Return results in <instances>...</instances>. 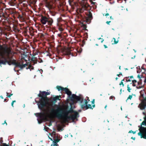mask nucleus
Listing matches in <instances>:
<instances>
[{
	"label": "nucleus",
	"instance_id": "nucleus-28",
	"mask_svg": "<svg viewBox=\"0 0 146 146\" xmlns=\"http://www.w3.org/2000/svg\"><path fill=\"white\" fill-rule=\"evenodd\" d=\"M9 93H8L7 92L6 93L7 96V97L9 98H10L11 96L13 95V94H12L11 93L10 94H8Z\"/></svg>",
	"mask_w": 146,
	"mask_h": 146
},
{
	"label": "nucleus",
	"instance_id": "nucleus-17",
	"mask_svg": "<svg viewBox=\"0 0 146 146\" xmlns=\"http://www.w3.org/2000/svg\"><path fill=\"white\" fill-rule=\"evenodd\" d=\"M46 6L50 10L53 8V7L52 5L48 2H46Z\"/></svg>",
	"mask_w": 146,
	"mask_h": 146
},
{
	"label": "nucleus",
	"instance_id": "nucleus-61",
	"mask_svg": "<svg viewBox=\"0 0 146 146\" xmlns=\"http://www.w3.org/2000/svg\"><path fill=\"white\" fill-rule=\"evenodd\" d=\"M102 40H101V42L102 43L104 41V39H102Z\"/></svg>",
	"mask_w": 146,
	"mask_h": 146
},
{
	"label": "nucleus",
	"instance_id": "nucleus-43",
	"mask_svg": "<svg viewBox=\"0 0 146 146\" xmlns=\"http://www.w3.org/2000/svg\"><path fill=\"white\" fill-rule=\"evenodd\" d=\"M129 133H133L134 134L136 133V131L133 132V131H132L131 130V131H129Z\"/></svg>",
	"mask_w": 146,
	"mask_h": 146
},
{
	"label": "nucleus",
	"instance_id": "nucleus-50",
	"mask_svg": "<svg viewBox=\"0 0 146 146\" xmlns=\"http://www.w3.org/2000/svg\"><path fill=\"white\" fill-rule=\"evenodd\" d=\"M141 68L142 69H144V71L145 72H146V70L145 69H144L143 68V66H142L141 67Z\"/></svg>",
	"mask_w": 146,
	"mask_h": 146
},
{
	"label": "nucleus",
	"instance_id": "nucleus-63",
	"mask_svg": "<svg viewBox=\"0 0 146 146\" xmlns=\"http://www.w3.org/2000/svg\"><path fill=\"white\" fill-rule=\"evenodd\" d=\"M13 103H14V102H16V101L15 100H13L12 101V102Z\"/></svg>",
	"mask_w": 146,
	"mask_h": 146
},
{
	"label": "nucleus",
	"instance_id": "nucleus-55",
	"mask_svg": "<svg viewBox=\"0 0 146 146\" xmlns=\"http://www.w3.org/2000/svg\"><path fill=\"white\" fill-rule=\"evenodd\" d=\"M87 98H88V99L87 100V101L88 102L90 101V100L89 99V98L88 97H87Z\"/></svg>",
	"mask_w": 146,
	"mask_h": 146
},
{
	"label": "nucleus",
	"instance_id": "nucleus-57",
	"mask_svg": "<svg viewBox=\"0 0 146 146\" xmlns=\"http://www.w3.org/2000/svg\"><path fill=\"white\" fill-rule=\"evenodd\" d=\"M130 89H130V87H128V92H130Z\"/></svg>",
	"mask_w": 146,
	"mask_h": 146
},
{
	"label": "nucleus",
	"instance_id": "nucleus-10",
	"mask_svg": "<svg viewBox=\"0 0 146 146\" xmlns=\"http://www.w3.org/2000/svg\"><path fill=\"white\" fill-rule=\"evenodd\" d=\"M85 103L81 105V108L83 110H87L89 108L92 109L91 105L90 104L88 105V102L86 99L84 100Z\"/></svg>",
	"mask_w": 146,
	"mask_h": 146
},
{
	"label": "nucleus",
	"instance_id": "nucleus-34",
	"mask_svg": "<svg viewBox=\"0 0 146 146\" xmlns=\"http://www.w3.org/2000/svg\"><path fill=\"white\" fill-rule=\"evenodd\" d=\"M143 87L142 85H138L136 86V88L137 89H140Z\"/></svg>",
	"mask_w": 146,
	"mask_h": 146
},
{
	"label": "nucleus",
	"instance_id": "nucleus-2",
	"mask_svg": "<svg viewBox=\"0 0 146 146\" xmlns=\"http://www.w3.org/2000/svg\"><path fill=\"white\" fill-rule=\"evenodd\" d=\"M81 6V7L77 9V11L82 13L84 11H87L85 12V14L87 16L86 17V21L87 23H90L91 20L93 19L92 14L90 11L91 9V7L87 3L82 4Z\"/></svg>",
	"mask_w": 146,
	"mask_h": 146
},
{
	"label": "nucleus",
	"instance_id": "nucleus-16",
	"mask_svg": "<svg viewBox=\"0 0 146 146\" xmlns=\"http://www.w3.org/2000/svg\"><path fill=\"white\" fill-rule=\"evenodd\" d=\"M26 58H28V57L27 55L23 54V55H22L21 56V60L20 61H22L23 62V63L24 62L23 60H25L26 62H27V60L26 59Z\"/></svg>",
	"mask_w": 146,
	"mask_h": 146
},
{
	"label": "nucleus",
	"instance_id": "nucleus-54",
	"mask_svg": "<svg viewBox=\"0 0 146 146\" xmlns=\"http://www.w3.org/2000/svg\"><path fill=\"white\" fill-rule=\"evenodd\" d=\"M144 82L145 83H146V78H145V80H144Z\"/></svg>",
	"mask_w": 146,
	"mask_h": 146
},
{
	"label": "nucleus",
	"instance_id": "nucleus-37",
	"mask_svg": "<svg viewBox=\"0 0 146 146\" xmlns=\"http://www.w3.org/2000/svg\"><path fill=\"white\" fill-rule=\"evenodd\" d=\"M83 27H84V29L86 30V31H88V30L86 29V28H87V26H86V25H83Z\"/></svg>",
	"mask_w": 146,
	"mask_h": 146
},
{
	"label": "nucleus",
	"instance_id": "nucleus-30",
	"mask_svg": "<svg viewBox=\"0 0 146 146\" xmlns=\"http://www.w3.org/2000/svg\"><path fill=\"white\" fill-rule=\"evenodd\" d=\"M138 85H142V81L141 79L140 80V81L137 82Z\"/></svg>",
	"mask_w": 146,
	"mask_h": 146
},
{
	"label": "nucleus",
	"instance_id": "nucleus-52",
	"mask_svg": "<svg viewBox=\"0 0 146 146\" xmlns=\"http://www.w3.org/2000/svg\"><path fill=\"white\" fill-rule=\"evenodd\" d=\"M104 46L105 48H107V46L106 45H104Z\"/></svg>",
	"mask_w": 146,
	"mask_h": 146
},
{
	"label": "nucleus",
	"instance_id": "nucleus-51",
	"mask_svg": "<svg viewBox=\"0 0 146 146\" xmlns=\"http://www.w3.org/2000/svg\"><path fill=\"white\" fill-rule=\"evenodd\" d=\"M27 29H25L24 31V32L25 33H26L27 32Z\"/></svg>",
	"mask_w": 146,
	"mask_h": 146
},
{
	"label": "nucleus",
	"instance_id": "nucleus-47",
	"mask_svg": "<svg viewBox=\"0 0 146 146\" xmlns=\"http://www.w3.org/2000/svg\"><path fill=\"white\" fill-rule=\"evenodd\" d=\"M3 146H9L7 145L5 143H3Z\"/></svg>",
	"mask_w": 146,
	"mask_h": 146
},
{
	"label": "nucleus",
	"instance_id": "nucleus-9",
	"mask_svg": "<svg viewBox=\"0 0 146 146\" xmlns=\"http://www.w3.org/2000/svg\"><path fill=\"white\" fill-rule=\"evenodd\" d=\"M58 114L59 116H61L62 114L67 115L69 113H73L75 112V111L73 110L71 105L70 109L68 110H66L63 112H61V111L60 110H58Z\"/></svg>",
	"mask_w": 146,
	"mask_h": 146
},
{
	"label": "nucleus",
	"instance_id": "nucleus-56",
	"mask_svg": "<svg viewBox=\"0 0 146 146\" xmlns=\"http://www.w3.org/2000/svg\"><path fill=\"white\" fill-rule=\"evenodd\" d=\"M16 67H15H15H14V70L15 71V72H16V70H15V68H16Z\"/></svg>",
	"mask_w": 146,
	"mask_h": 146
},
{
	"label": "nucleus",
	"instance_id": "nucleus-41",
	"mask_svg": "<svg viewBox=\"0 0 146 146\" xmlns=\"http://www.w3.org/2000/svg\"><path fill=\"white\" fill-rule=\"evenodd\" d=\"M82 43L83 44V46L85 44V41L84 40L82 41Z\"/></svg>",
	"mask_w": 146,
	"mask_h": 146
},
{
	"label": "nucleus",
	"instance_id": "nucleus-7",
	"mask_svg": "<svg viewBox=\"0 0 146 146\" xmlns=\"http://www.w3.org/2000/svg\"><path fill=\"white\" fill-rule=\"evenodd\" d=\"M40 22L43 25H45L46 23L48 25H52L53 21L52 19L50 17H47L45 16H42L40 18Z\"/></svg>",
	"mask_w": 146,
	"mask_h": 146
},
{
	"label": "nucleus",
	"instance_id": "nucleus-39",
	"mask_svg": "<svg viewBox=\"0 0 146 146\" xmlns=\"http://www.w3.org/2000/svg\"><path fill=\"white\" fill-rule=\"evenodd\" d=\"M124 80L123 79V80H121V82L119 84V85H121V84H122L123 85V86H124V84H123V82H122V81H123Z\"/></svg>",
	"mask_w": 146,
	"mask_h": 146
},
{
	"label": "nucleus",
	"instance_id": "nucleus-44",
	"mask_svg": "<svg viewBox=\"0 0 146 146\" xmlns=\"http://www.w3.org/2000/svg\"><path fill=\"white\" fill-rule=\"evenodd\" d=\"M120 75H122V74L121 72H120L119 74H117V76L119 77H120Z\"/></svg>",
	"mask_w": 146,
	"mask_h": 146
},
{
	"label": "nucleus",
	"instance_id": "nucleus-64",
	"mask_svg": "<svg viewBox=\"0 0 146 146\" xmlns=\"http://www.w3.org/2000/svg\"><path fill=\"white\" fill-rule=\"evenodd\" d=\"M58 35L59 37H60L61 36V35L60 34H58Z\"/></svg>",
	"mask_w": 146,
	"mask_h": 146
},
{
	"label": "nucleus",
	"instance_id": "nucleus-29",
	"mask_svg": "<svg viewBox=\"0 0 146 146\" xmlns=\"http://www.w3.org/2000/svg\"><path fill=\"white\" fill-rule=\"evenodd\" d=\"M30 2L31 4H35L36 1V0H30Z\"/></svg>",
	"mask_w": 146,
	"mask_h": 146
},
{
	"label": "nucleus",
	"instance_id": "nucleus-3",
	"mask_svg": "<svg viewBox=\"0 0 146 146\" xmlns=\"http://www.w3.org/2000/svg\"><path fill=\"white\" fill-rule=\"evenodd\" d=\"M50 94V92L40 91V93L38 95V96L40 98H39L38 105V108L40 110H42L44 107L46 106L47 102L49 100L47 96L49 95Z\"/></svg>",
	"mask_w": 146,
	"mask_h": 146
},
{
	"label": "nucleus",
	"instance_id": "nucleus-38",
	"mask_svg": "<svg viewBox=\"0 0 146 146\" xmlns=\"http://www.w3.org/2000/svg\"><path fill=\"white\" fill-rule=\"evenodd\" d=\"M130 78L131 79V80H130V79H128V82H130L131 81V80L132 79H133V76H130Z\"/></svg>",
	"mask_w": 146,
	"mask_h": 146
},
{
	"label": "nucleus",
	"instance_id": "nucleus-35",
	"mask_svg": "<svg viewBox=\"0 0 146 146\" xmlns=\"http://www.w3.org/2000/svg\"><path fill=\"white\" fill-rule=\"evenodd\" d=\"M115 99V97H114L113 96H111L110 97V100H114V99Z\"/></svg>",
	"mask_w": 146,
	"mask_h": 146
},
{
	"label": "nucleus",
	"instance_id": "nucleus-13",
	"mask_svg": "<svg viewBox=\"0 0 146 146\" xmlns=\"http://www.w3.org/2000/svg\"><path fill=\"white\" fill-rule=\"evenodd\" d=\"M31 60L32 62V64H30L29 65L28 67H27L26 68V69H30L31 71L34 69V68L33 66V65H34L37 63V61H35L33 58H32Z\"/></svg>",
	"mask_w": 146,
	"mask_h": 146
},
{
	"label": "nucleus",
	"instance_id": "nucleus-25",
	"mask_svg": "<svg viewBox=\"0 0 146 146\" xmlns=\"http://www.w3.org/2000/svg\"><path fill=\"white\" fill-rule=\"evenodd\" d=\"M29 31L30 33V35L32 36H33V31L32 27H31L29 28Z\"/></svg>",
	"mask_w": 146,
	"mask_h": 146
},
{
	"label": "nucleus",
	"instance_id": "nucleus-40",
	"mask_svg": "<svg viewBox=\"0 0 146 146\" xmlns=\"http://www.w3.org/2000/svg\"><path fill=\"white\" fill-rule=\"evenodd\" d=\"M55 135V132L53 131L52 133V136H54Z\"/></svg>",
	"mask_w": 146,
	"mask_h": 146
},
{
	"label": "nucleus",
	"instance_id": "nucleus-6",
	"mask_svg": "<svg viewBox=\"0 0 146 146\" xmlns=\"http://www.w3.org/2000/svg\"><path fill=\"white\" fill-rule=\"evenodd\" d=\"M75 119H70L73 122ZM70 119H59V121L56 123L57 129L59 131L62 130V128L64 126V124L68 122Z\"/></svg>",
	"mask_w": 146,
	"mask_h": 146
},
{
	"label": "nucleus",
	"instance_id": "nucleus-5",
	"mask_svg": "<svg viewBox=\"0 0 146 146\" xmlns=\"http://www.w3.org/2000/svg\"><path fill=\"white\" fill-rule=\"evenodd\" d=\"M7 45L3 46L0 44V57L4 60H0V64H6L7 63L6 57L5 54V51H6Z\"/></svg>",
	"mask_w": 146,
	"mask_h": 146
},
{
	"label": "nucleus",
	"instance_id": "nucleus-20",
	"mask_svg": "<svg viewBox=\"0 0 146 146\" xmlns=\"http://www.w3.org/2000/svg\"><path fill=\"white\" fill-rule=\"evenodd\" d=\"M60 140V139H58V138L55 139L54 141H53V142L54 143L53 144L55 145L56 146H58L57 143Z\"/></svg>",
	"mask_w": 146,
	"mask_h": 146
},
{
	"label": "nucleus",
	"instance_id": "nucleus-36",
	"mask_svg": "<svg viewBox=\"0 0 146 146\" xmlns=\"http://www.w3.org/2000/svg\"><path fill=\"white\" fill-rule=\"evenodd\" d=\"M58 29L60 31H62L64 30L61 27H59Z\"/></svg>",
	"mask_w": 146,
	"mask_h": 146
},
{
	"label": "nucleus",
	"instance_id": "nucleus-14",
	"mask_svg": "<svg viewBox=\"0 0 146 146\" xmlns=\"http://www.w3.org/2000/svg\"><path fill=\"white\" fill-rule=\"evenodd\" d=\"M12 28V30L16 33H20L21 32L20 30L19 29L17 26L15 25H13Z\"/></svg>",
	"mask_w": 146,
	"mask_h": 146
},
{
	"label": "nucleus",
	"instance_id": "nucleus-32",
	"mask_svg": "<svg viewBox=\"0 0 146 146\" xmlns=\"http://www.w3.org/2000/svg\"><path fill=\"white\" fill-rule=\"evenodd\" d=\"M46 119H38V123H41L44 120H46Z\"/></svg>",
	"mask_w": 146,
	"mask_h": 146
},
{
	"label": "nucleus",
	"instance_id": "nucleus-60",
	"mask_svg": "<svg viewBox=\"0 0 146 146\" xmlns=\"http://www.w3.org/2000/svg\"><path fill=\"white\" fill-rule=\"evenodd\" d=\"M95 104H94L93 105H92V107H93V108H94L95 107Z\"/></svg>",
	"mask_w": 146,
	"mask_h": 146
},
{
	"label": "nucleus",
	"instance_id": "nucleus-23",
	"mask_svg": "<svg viewBox=\"0 0 146 146\" xmlns=\"http://www.w3.org/2000/svg\"><path fill=\"white\" fill-rule=\"evenodd\" d=\"M136 95L135 94H132L131 95H129L128 96V99L131 100V98H133L134 99Z\"/></svg>",
	"mask_w": 146,
	"mask_h": 146
},
{
	"label": "nucleus",
	"instance_id": "nucleus-19",
	"mask_svg": "<svg viewBox=\"0 0 146 146\" xmlns=\"http://www.w3.org/2000/svg\"><path fill=\"white\" fill-rule=\"evenodd\" d=\"M18 17L22 21L24 20L25 17H24V14L23 13L22 14V15H19Z\"/></svg>",
	"mask_w": 146,
	"mask_h": 146
},
{
	"label": "nucleus",
	"instance_id": "nucleus-22",
	"mask_svg": "<svg viewBox=\"0 0 146 146\" xmlns=\"http://www.w3.org/2000/svg\"><path fill=\"white\" fill-rule=\"evenodd\" d=\"M50 12L51 15L52 16H55L56 13V12L53 11V10H50Z\"/></svg>",
	"mask_w": 146,
	"mask_h": 146
},
{
	"label": "nucleus",
	"instance_id": "nucleus-15",
	"mask_svg": "<svg viewBox=\"0 0 146 146\" xmlns=\"http://www.w3.org/2000/svg\"><path fill=\"white\" fill-rule=\"evenodd\" d=\"M57 100H60V99L58 98V96H55V97L52 98H50V100L53 104H55Z\"/></svg>",
	"mask_w": 146,
	"mask_h": 146
},
{
	"label": "nucleus",
	"instance_id": "nucleus-12",
	"mask_svg": "<svg viewBox=\"0 0 146 146\" xmlns=\"http://www.w3.org/2000/svg\"><path fill=\"white\" fill-rule=\"evenodd\" d=\"M73 113L70 115V117L67 118H58V119H77L79 116V113L77 111H75Z\"/></svg>",
	"mask_w": 146,
	"mask_h": 146
},
{
	"label": "nucleus",
	"instance_id": "nucleus-62",
	"mask_svg": "<svg viewBox=\"0 0 146 146\" xmlns=\"http://www.w3.org/2000/svg\"><path fill=\"white\" fill-rule=\"evenodd\" d=\"M51 146H56V145H55L53 144H52L51 145Z\"/></svg>",
	"mask_w": 146,
	"mask_h": 146
},
{
	"label": "nucleus",
	"instance_id": "nucleus-45",
	"mask_svg": "<svg viewBox=\"0 0 146 146\" xmlns=\"http://www.w3.org/2000/svg\"><path fill=\"white\" fill-rule=\"evenodd\" d=\"M111 22V21H106V23L108 24V25H110V23Z\"/></svg>",
	"mask_w": 146,
	"mask_h": 146
},
{
	"label": "nucleus",
	"instance_id": "nucleus-31",
	"mask_svg": "<svg viewBox=\"0 0 146 146\" xmlns=\"http://www.w3.org/2000/svg\"><path fill=\"white\" fill-rule=\"evenodd\" d=\"M91 4L96 6L95 8H96V5H97V3L95 2H93L92 1H91Z\"/></svg>",
	"mask_w": 146,
	"mask_h": 146
},
{
	"label": "nucleus",
	"instance_id": "nucleus-49",
	"mask_svg": "<svg viewBox=\"0 0 146 146\" xmlns=\"http://www.w3.org/2000/svg\"><path fill=\"white\" fill-rule=\"evenodd\" d=\"M109 15L108 13H106L105 15V16H109Z\"/></svg>",
	"mask_w": 146,
	"mask_h": 146
},
{
	"label": "nucleus",
	"instance_id": "nucleus-46",
	"mask_svg": "<svg viewBox=\"0 0 146 146\" xmlns=\"http://www.w3.org/2000/svg\"><path fill=\"white\" fill-rule=\"evenodd\" d=\"M71 54V52L70 51H68V52H67V54L68 55H70V54Z\"/></svg>",
	"mask_w": 146,
	"mask_h": 146
},
{
	"label": "nucleus",
	"instance_id": "nucleus-26",
	"mask_svg": "<svg viewBox=\"0 0 146 146\" xmlns=\"http://www.w3.org/2000/svg\"><path fill=\"white\" fill-rule=\"evenodd\" d=\"M15 1H10L9 2V4L10 5L13 6H14L15 4Z\"/></svg>",
	"mask_w": 146,
	"mask_h": 146
},
{
	"label": "nucleus",
	"instance_id": "nucleus-24",
	"mask_svg": "<svg viewBox=\"0 0 146 146\" xmlns=\"http://www.w3.org/2000/svg\"><path fill=\"white\" fill-rule=\"evenodd\" d=\"M132 82V85L133 86H135L136 85L135 84V83H137V81L135 80H131Z\"/></svg>",
	"mask_w": 146,
	"mask_h": 146
},
{
	"label": "nucleus",
	"instance_id": "nucleus-53",
	"mask_svg": "<svg viewBox=\"0 0 146 146\" xmlns=\"http://www.w3.org/2000/svg\"><path fill=\"white\" fill-rule=\"evenodd\" d=\"M13 104L14 103L13 102L11 103V106L13 107Z\"/></svg>",
	"mask_w": 146,
	"mask_h": 146
},
{
	"label": "nucleus",
	"instance_id": "nucleus-27",
	"mask_svg": "<svg viewBox=\"0 0 146 146\" xmlns=\"http://www.w3.org/2000/svg\"><path fill=\"white\" fill-rule=\"evenodd\" d=\"M145 92L144 90H141L140 92V96L141 97L144 98L143 96H144V94Z\"/></svg>",
	"mask_w": 146,
	"mask_h": 146
},
{
	"label": "nucleus",
	"instance_id": "nucleus-48",
	"mask_svg": "<svg viewBox=\"0 0 146 146\" xmlns=\"http://www.w3.org/2000/svg\"><path fill=\"white\" fill-rule=\"evenodd\" d=\"M92 104H94L95 103V99H93L92 101Z\"/></svg>",
	"mask_w": 146,
	"mask_h": 146
},
{
	"label": "nucleus",
	"instance_id": "nucleus-58",
	"mask_svg": "<svg viewBox=\"0 0 146 146\" xmlns=\"http://www.w3.org/2000/svg\"><path fill=\"white\" fill-rule=\"evenodd\" d=\"M58 96V98H61V96L60 95H59V96Z\"/></svg>",
	"mask_w": 146,
	"mask_h": 146
},
{
	"label": "nucleus",
	"instance_id": "nucleus-59",
	"mask_svg": "<svg viewBox=\"0 0 146 146\" xmlns=\"http://www.w3.org/2000/svg\"><path fill=\"white\" fill-rule=\"evenodd\" d=\"M0 97L1 98H2V99H3V96H0Z\"/></svg>",
	"mask_w": 146,
	"mask_h": 146
},
{
	"label": "nucleus",
	"instance_id": "nucleus-18",
	"mask_svg": "<svg viewBox=\"0 0 146 146\" xmlns=\"http://www.w3.org/2000/svg\"><path fill=\"white\" fill-rule=\"evenodd\" d=\"M56 88L58 91H64L65 89V88H63L60 86H57Z\"/></svg>",
	"mask_w": 146,
	"mask_h": 146
},
{
	"label": "nucleus",
	"instance_id": "nucleus-21",
	"mask_svg": "<svg viewBox=\"0 0 146 146\" xmlns=\"http://www.w3.org/2000/svg\"><path fill=\"white\" fill-rule=\"evenodd\" d=\"M68 2L72 7H73V6L75 4L73 2V0H68Z\"/></svg>",
	"mask_w": 146,
	"mask_h": 146
},
{
	"label": "nucleus",
	"instance_id": "nucleus-11",
	"mask_svg": "<svg viewBox=\"0 0 146 146\" xmlns=\"http://www.w3.org/2000/svg\"><path fill=\"white\" fill-rule=\"evenodd\" d=\"M34 115L38 118V119H48L45 117L46 114L44 112L35 113Z\"/></svg>",
	"mask_w": 146,
	"mask_h": 146
},
{
	"label": "nucleus",
	"instance_id": "nucleus-1",
	"mask_svg": "<svg viewBox=\"0 0 146 146\" xmlns=\"http://www.w3.org/2000/svg\"><path fill=\"white\" fill-rule=\"evenodd\" d=\"M5 52L6 57L7 63L9 65L13 64L15 66V67H19L21 69H22L27 65L26 64H23L22 61L19 62H17L15 60L13 59L14 53L10 47L7 46L6 51H5Z\"/></svg>",
	"mask_w": 146,
	"mask_h": 146
},
{
	"label": "nucleus",
	"instance_id": "nucleus-42",
	"mask_svg": "<svg viewBox=\"0 0 146 146\" xmlns=\"http://www.w3.org/2000/svg\"><path fill=\"white\" fill-rule=\"evenodd\" d=\"M142 76H141V75H139V74H138L137 75V77L140 79H141V78Z\"/></svg>",
	"mask_w": 146,
	"mask_h": 146
},
{
	"label": "nucleus",
	"instance_id": "nucleus-4",
	"mask_svg": "<svg viewBox=\"0 0 146 146\" xmlns=\"http://www.w3.org/2000/svg\"><path fill=\"white\" fill-rule=\"evenodd\" d=\"M65 93L68 95L70 100H75L76 101H80V103H82L83 100V98L82 96H78L76 94H73L71 96L72 94L71 92L69 90L68 88H65L64 90Z\"/></svg>",
	"mask_w": 146,
	"mask_h": 146
},
{
	"label": "nucleus",
	"instance_id": "nucleus-8",
	"mask_svg": "<svg viewBox=\"0 0 146 146\" xmlns=\"http://www.w3.org/2000/svg\"><path fill=\"white\" fill-rule=\"evenodd\" d=\"M138 108L141 110L145 109L146 108V98L142 100L141 103L138 105ZM142 114L144 116L143 119H146V111L145 110L144 111L142 112Z\"/></svg>",
	"mask_w": 146,
	"mask_h": 146
},
{
	"label": "nucleus",
	"instance_id": "nucleus-33",
	"mask_svg": "<svg viewBox=\"0 0 146 146\" xmlns=\"http://www.w3.org/2000/svg\"><path fill=\"white\" fill-rule=\"evenodd\" d=\"M113 39L114 40V44H117L118 42V40H116L115 38H113Z\"/></svg>",
	"mask_w": 146,
	"mask_h": 146
}]
</instances>
